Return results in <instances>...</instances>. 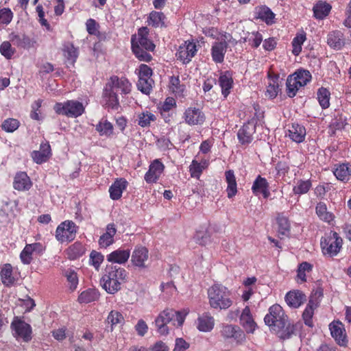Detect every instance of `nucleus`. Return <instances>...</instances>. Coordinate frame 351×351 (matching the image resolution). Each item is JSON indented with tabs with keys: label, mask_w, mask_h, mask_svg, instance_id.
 <instances>
[{
	"label": "nucleus",
	"mask_w": 351,
	"mask_h": 351,
	"mask_svg": "<svg viewBox=\"0 0 351 351\" xmlns=\"http://www.w3.org/2000/svg\"><path fill=\"white\" fill-rule=\"evenodd\" d=\"M331 8L330 4L326 2H319L313 6L314 16L318 19H323L328 15Z\"/></svg>",
	"instance_id": "37"
},
{
	"label": "nucleus",
	"mask_w": 351,
	"mask_h": 351,
	"mask_svg": "<svg viewBox=\"0 0 351 351\" xmlns=\"http://www.w3.org/2000/svg\"><path fill=\"white\" fill-rule=\"evenodd\" d=\"M165 16L162 12L152 11L149 16L148 23L155 27L165 25Z\"/></svg>",
	"instance_id": "42"
},
{
	"label": "nucleus",
	"mask_w": 351,
	"mask_h": 351,
	"mask_svg": "<svg viewBox=\"0 0 351 351\" xmlns=\"http://www.w3.org/2000/svg\"><path fill=\"white\" fill-rule=\"evenodd\" d=\"M104 256L97 251H92L90 254V263L96 270H98L101 264L104 261Z\"/></svg>",
	"instance_id": "56"
},
{
	"label": "nucleus",
	"mask_w": 351,
	"mask_h": 351,
	"mask_svg": "<svg viewBox=\"0 0 351 351\" xmlns=\"http://www.w3.org/2000/svg\"><path fill=\"white\" fill-rule=\"evenodd\" d=\"M288 317L285 315L282 307L278 304H274L269 308V313L264 318L265 323L273 330L278 326H282L285 321H287Z\"/></svg>",
	"instance_id": "8"
},
{
	"label": "nucleus",
	"mask_w": 351,
	"mask_h": 351,
	"mask_svg": "<svg viewBox=\"0 0 351 351\" xmlns=\"http://www.w3.org/2000/svg\"><path fill=\"white\" fill-rule=\"evenodd\" d=\"M227 48L228 43L226 40L215 41L213 43L210 50L212 60L215 63L223 62Z\"/></svg>",
	"instance_id": "17"
},
{
	"label": "nucleus",
	"mask_w": 351,
	"mask_h": 351,
	"mask_svg": "<svg viewBox=\"0 0 351 351\" xmlns=\"http://www.w3.org/2000/svg\"><path fill=\"white\" fill-rule=\"evenodd\" d=\"M278 79V77H276L269 80L265 93L267 97L273 99L277 96L279 91Z\"/></svg>",
	"instance_id": "50"
},
{
	"label": "nucleus",
	"mask_w": 351,
	"mask_h": 351,
	"mask_svg": "<svg viewBox=\"0 0 351 351\" xmlns=\"http://www.w3.org/2000/svg\"><path fill=\"white\" fill-rule=\"evenodd\" d=\"M169 87L172 92L175 93H181L184 90V87L180 84L178 77L172 76L169 82Z\"/></svg>",
	"instance_id": "62"
},
{
	"label": "nucleus",
	"mask_w": 351,
	"mask_h": 351,
	"mask_svg": "<svg viewBox=\"0 0 351 351\" xmlns=\"http://www.w3.org/2000/svg\"><path fill=\"white\" fill-rule=\"evenodd\" d=\"M337 179L342 182H348L351 178V165L342 163L339 165L334 171Z\"/></svg>",
	"instance_id": "33"
},
{
	"label": "nucleus",
	"mask_w": 351,
	"mask_h": 351,
	"mask_svg": "<svg viewBox=\"0 0 351 351\" xmlns=\"http://www.w3.org/2000/svg\"><path fill=\"white\" fill-rule=\"evenodd\" d=\"M225 176L226 181L228 184L226 189L227 196L228 198H232L235 196L237 193V184L234 171H226L225 173Z\"/></svg>",
	"instance_id": "28"
},
{
	"label": "nucleus",
	"mask_w": 351,
	"mask_h": 351,
	"mask_svg": "<svg viewBox=\"0 0 351 351\" xmlns=\"http://www.w3.org/2000/svg\"><path fill=\"white\" fill-rule=\"evenodd\" d=\"M44 251L43 245L40 243L26 244L23 248V264H29L34 255L40 254Z\"/></svg>",
	"instance_id": "19"
},
{
	"label": "nucleus",
	"mask_w": 351,
	"mask_h": 351,
	"mask_svg": "<svg viewBox=\"0 0 351 351\" xmlns=\"http://www.w3.org/2000/svg\"><path fill=\"white\" fill-rule=\"evenodd\" d=\"M63 53L66 60L67 66H73L78 56L77 49L73 44L68 43L64 45Z\"/></svg>",
	"instance_id": "35"
},
{
	"label": "nucleus",
	"mask_w": 351,
	"mask_h": 351,
	"mask_svg": "<svg viewBox=\"0 0 351 351\" xmlns=\"http://www.w3.org/2000/svg\"><path fill=\"white\" fill-rule=\"evenodd\" d=\"M256 14L257 17L264 21L267 24L269 25L274 23L275 14L268 7H260L257 10Z\"/></svg>",
	"instance_id": "41"
},
{
	"label": "nucleus",
	"mask_w": 351,
	"mask_h": 351,
	"mask_svg": "<svg viewBox=\"0 0 351 351\" xmlns=\"http://www.w3.org/2000/svg\"><path fill=\"white\" fill-rule=\"evenodd\" d=\"M117 230L113 223H110L106 227V232L103 234L99 240V243L101 247H108L114 242V236Z\"/></svg>",
	"instance_id": "30"
},
{
	"label": "nucleus",
	"mask_w": 351,
	"mask_h": 351,
	"mask_svg": "<svg viewBox=\"0 0 351 351\" xmlns=\"http://www.w3.org/2000/svg\"><path fill=\"white\" fill-rule=\"evenodd\" d=\"M221 334L224 339H233L237 345L242 344L246 339L244 332L236 325L226 324L223 326Z\"/></svg>",
	"instance_id": "10"
},
{
	"label": "nucleus",
	"mask_w": 351,
	"mask_h": 351,
	"mask_svg": "<svg viewBox=\"0 0 351 351\" xmlns=\"http://www.w3.org/2000/svg\"><path fill=\"white\" fill-rule=\"evenodd\" d=\"M215 325L213 317L208 313L203 314L197 321V328L202 332L210 331Z\"/></svg>",
	"instance_id": "31"
},
{
	"label": "nucleus",
	"mask_w": 351,
	"mask_h": 351,
	"mask_svg": "<svg viewBox=\"0 0 351 351\" xmlns=\"http://www.w3.org/2000/svg\"><path fill=\"white\" fill-rule=\"evenodd\" d=\"M85 250L83 245L78 242L71 245L67 250L69 258L73 260L82 256Z\"/></svg>",
	"instance_id": "44"
},
{
	"label": "nucleus",
	"mask_w": 351,
	"mask_h": 351,
	"mask_svg": "<svg viewBox=\"0 0 351 351\" xmlns=\"http://www.w3.org/2000/svg\"><path fill=\"white\" fill-rule=\"evenodd\" d=\"M19 126V121L14 119H8L2 123V128L6 132H12Z\"/></svg>",
	"instance_id": "60"
},
{
	"label": "nucleus",
	"mask_w": 351,
	"mask_h": 351,
	"mask_svg": "<svg viewBox=\"0 0 351 351\" xmlns=\"http://www.w3.org/2000/svg\"><path fill=\"white\" fill-rule=\"evenodd\" d=\"M164 169V165L158 159L154 160L145 175V180L148 183L156 182L162 173Z\"/></svg>",
	"instance_id": "16"
},
{
	"label": "nucleus",
	"mask_w": 351,
	"mask_h": 351,
	"mask_svg": "<svg viewBox=\"0 0 351 351\" xmlns=\"http://www.w3.org/2000/svg\"><path fill=\"white\" fill-rule=\"evenodd\" d=\"M127 276L128 272L124 268L117 265H107L101 278L102 287L108 293L114 294L121 289Z\"/></svg>",
	"instance_id": "2"
},
{
	"label": "nucleus",
	"mask_w": 351,
	"mask_h": 351,
	"mask_svg": "<svg viewBox=\"0 0 351 351\" xmlns=\"http://www.w3.org/2000/svg\"><path fill=\"white\" fill-rule=\"evenodd\" d=\"M256 132V126L253 123L244 124L238 131L237 137L242 145H248L253 140V134Z\"/></svg>",
	"instance_id": "15"
},
{
	"label": "nucleus",
	"mask_w": 351,
	"mask_h": 351,
	"mask_svg": "<svg viewBox=\"0 0 351 351\" xmlns=\"http://www.w3.org/2000/svg\"><path fill=\"white\" fill-rule=\"evenodd\" d=\"M77 229L73 221L66 220L58 226L55 237L60 243L71 242L75 239Z\"/></svg>",
	"instance_id": "7"
},
{
	"label": "nucleus",
	"mask_w": 351,
	"mask_h": 351,
	"mask_svg": "<svg viewBox=\"0 0 351 351\" xmlns=\"http://www.w3.org/2000/svg\"><path fill=\"white\" fill-rule=\"evenodd\" d=\"M197 51V45L194 42L185 41L179 47L176 57L184 64H187L195 56Z\"/></svg>",
	"instance_id": "11"
},
{
	"label": "nucleus",
	"mask_w": 351,
	"mask_h": 351,
	"mask_svg": "<svg viewBox=\"0 0 351 351\" xmlns=\"http://www.w3.org/2000/svg\"><path fill=\"white\" fill-rule=\"evenodd\" d=\"M327 43L335 50L341 49L345 45L344 34L339 30L330 32L327 36Z\"/></svg>",
	"instance_id": "21"
},
{
	"label": "nucleus",
	"mask_w": 351,
	"mask_h": 351,
	"mask_svg": "<svg viewBox=\"0 0 351 351\" xmlns=\"http://www.w3.org/2000/svg\"><path fill=\"white\" fill-rule=\"evenodd\" d=\"M280 234L287 235L290 231L289 221L283 214H278L276 218Z\"/></svg>",
	"instance_id": "46"
},
{
	"label": "nucleus",
	"mask_w": 351,
	"mask_h": 351,
	"mask_svg": "<svg viewBox=\"0 0 351 351\" xmlns=\"http://www.w3.org/2000/svg\"><path fill=\"white\" fill-rule=\"evenodd\" d=\"M100 136L110 137L113 133V125L106 119L101 120L95 126Z\"/></svg>",
	"instance_id": "38"
},
{
	"label": "nucleus",
	"mask_w": 351,
	"mask_h": 351,
	"mask_svg": "<svg viewBox=\"0 0 351 351\" xmlns=\"http://www.w3.org/2000/svg\"><path fill=\"white\" fill-rule=\"evenodd\" d=\"M51 156V147L48 143H41L40 150L34 151L32 157L37 164H42L48 160Z\"/></svg>",
	"instance_id": "22"
},
{
	"label": "nucleus",
	"mask_w": 351,
	"mask_h": 351,
	"mask_svg": "<svg viewBox=\"0 0 351 351\" xmlns=\"http://www.w3.org/2000/svg\"><path fill=\"white\" fill-rule=\"evenodd\" d=\"M0 52L6 58L9 59L14 54V50L11 44L8 42H3L0 46Z\"/></svg>",
	"instance_id": "63"
},
{
	"label": "nucleus",
	"mask_w": 351,
	"mask_h": 351,
	"mask_svg": "<svg viewBox=\"0 0 351 351\" xmlns=\"http://www.w3.org/2000/svg\"><path fill=\"white\" fill-rule=\"evenodd\" d=\"M280 339H286L295 335L296 325L290 324L289 320L285 321L282 326H278L273 330Z\"/></svg>",
	"instance_id": "26"
},
{
	"label": "nucleus",
	"mask_w": 351,
	"mask_h": 351,
	"mask_svg": "<svg viewBox=\"0 0 351 351\" xmlns=\"http://www.w3.org/2000/svg\"><path fill=\"white\" fill-rule=\"evenodd\" d=\"M131 88L132 84L127 78L119 77L116 75L110 77L103 91L105 105L112 109L117 110L119 107L117 94L128 95L131 92Z\"/></svg>",
	"instance_id": "1"
},
{
	"label": "nucleus",
	"mask_w": 351,
	"mask_h": 351,
	"mask_svg": "<svg viewBox=\"0 0 351 351\" xmlns=\"http://www.w3.org/2000/svg\"><path fill=\"white\" fill-rule=\"evenodd\" d=\"M287 136L297 143H302L304 141L306 136V129L303 125L293 123L289 128Z\"/></svg>",
	"instance_id": "24"
},
{
	"label": "nucleus",
	"mask_w": 351,
	"mask_h": 351,
	"mask_svg": "<svg viewBox=\"0 0 351 351\" xmlns=\"http://www.w3.org/2000/svg\"><path fill=\"white\" fill-rule=\"evenodd\" d=\"M330 334L336 343L342 347H346L348 343L346 330L340 322H333L329 325Z\"/></svg>",
	"instance_id": "12"
},
{
	"label": "nucleus",
	"mask_w": 351,
	"mask_h": 351,
	"mask_svg": "<svg viewBox=\"0 0 351 351\" xmlns=\"http://www.w3.org/2000/svg\"><path fill=\"white\" fill-rule=\"evenodd\" d=\"M194 239L195 242L201 245H206L210 242V236L206 231H197Z\"/></svg>",
	"instance_id": "55"
},
{
	"label": "nucleus",
	"mask_w": 351,
	"mask_h": 351,
	"mask_svg": "<svg viewBox=\"0 0 351 351\" xmlns=\"http://www.w3.org/2000/svg\"><path fill=\"white\" fill-rule=\"evenodd\" d=\"M183 118L189 125H202L205 121L204 112L198 108L189 107L185 110Z\"/></svg>",
	"instance_id": "14"
},
{
	"label": "nucleus",
	"mask_w": 351,
	"mask_h": 351,
	"mask_svg": "<svg viewBox=\"0 0 351 351\" xmlns=\"http://www.w3.org/2000/svg\"><path fill=\"white\" fill-rule=\"evenodd\" d=\"M1 279L5 286H12L16 280L15 275L13 274L12 267L10 264H5L3 266L1 271Z\"/></svg>",
	"instance_id": "34"
},
{
	"label": "nucleus",
	"mask_w": 351,
	"mask_h": 351,
	"mask_svg": "<svg viewBox=\"0 0 351 351\" xmlns=\"http://www.w3.org/2000/svg\"><path fill=\"white\" fill-rule=\"evenodd\" d=\"M152 70L147 64H142L138 69V79L152 78Z\"/></svg>",
	"instance_id": "64"
},
{
	"label": "nucleus",
	"mask_w": 351,
	"mask_h": 351,
	"mask_svg": "<svg viewBox=\"0 0 351 351\" xmlns=\"http://www.w3.org/2000/svg\"><path fill=\"white\" fill-rule=\"evenodd\" d=\"M240 324L247 333H252L255 330L256 324L254 322L249 306H245L241 315Z\"/></svg>",
	"instance_id": "20"
},
{
	"label": "nucleus",
	"mask_w": 351,
	"mask_h": 351,
	"mask_svg": "<svg viewBox=\"0 0 351 351\" xmlns=\"http://www.w3.org/2000/svg\"><path fill=\"white\" fill-rule=\"evenodd\" d=\"M219 84L221 88L222 95L226 97L232 88L233 80L231 73L229 71L222 73L219 78Z\"/></svg>",
	"instance_id": "32"
},
{
	"label": "nucleus",
	"mask_w": 351,
	"mask_h": 351,
	"mask_svg": "<svg viewBox=\"0 0 351 351\" xmlns=\"http://www.w3.org/2000/svg\"><path fill=\"white\" fill-rule=\"evenodd\" d=\"M149 259V251L143 246H137L134 248L131 255V262L136 267L144 269L147 267L146 263Z\"/></svg>",
	"instance_id": "13"
},
{
	"label": "nucleus",
	"mask_w": 351,
	"mask_h": 351,
	"mask_svg": "<svg viewBox=\"0 0 351 351\" xmlns=\"http://www.w3.org/2000/svg\"><path fill=\"white\" fill-rule=\"evenodd\" d=\"M286 86L287 93L289 97H295L300 88L303 87L301 84V82H299L292 75L288 76Z\"/></svg>",
	"instance_id": "36"
},
{
	"label": "nucleus",
	"mask_w": 351,
	"mask_h": 351,
	"mask_svg": "<svg viewBox=\"0 0 351 351\" xmlns=\"http://www.w3.org/2000/svg\"><path fill=\"white\" fill-rule=\"evenodd\" d=\"M317 99L319 105L323 109H326L330 106V96L329 90L325 88H320L317 90Z\"/></svg>",
	"instance_id": "43"
},
{
	"label": "nucleus",
	"mask_w": 351,
	"mask_h": 351,
	"mask_svg": "<svg viewBox=\"0 0 351 351\" xmlns=\"http://www.w3.org/2000/svg\"><path fill=\"white\" fill-rule=\"evenodd\" d=\"M311 182L309 180H298L295 185L293 186V192L295 195H303L306 194L311 188Z\"/></svg>",
	"instance_id": "45"
},
{
	"label": "nucleus",
	"mask_w": 351,
	"mask_h": 351,
	"mask_svg": "<svg viewBox=\"0 0 351 351\" xmlns=\"http://www.w3.org/2000/svg\"><path fill=\"white\" fill-rule=\"evenodd\" d=\"M149 29L146 27H141L136 35H134L131 38L132 47H144L145 50L153 51L155 49V45L152 40L148 39Z\"/></svg>",
	"instance_id": "9"
},
{
	"label": "nucleus",
	"mask_w": 351,
	"mask_h": 351,
	"mask_svg": "<svg viewBox=\"0 0 351 351\" xmlns=\"http://www.w3.org/2000/svg\"><path fill=\"white\" fill-rule=\"evenodd\" d=\"M186 314V312L176 311L171 308L165 309L155 319V325L158 332L162 335H167L169 331L167 324L170 323L174 326H181L184 322Z\"/></svg>",
	"instance_id": "4"
},
{
	"label": "nucleus",
	"mask_w": 351,
	"mask_h": 351,
	"mask_svg": "<svg viewBox=\"0 0 351 351\" xmlns=\"http://www.w3.org/2000/svg\"><path fill=\"white\" fill-rule=\"evenodd\" d=\"M130 256V251L129 250L117 249L107 256V261L112 263H117L119 265L125 264Z\"/></svg>",
	"instance_id": "23"
},
{
	"label": "nucleus",
	"mask_w": 351,
	"mask_h": 351,
	"mask_svg": "<svg viewBox=\"0 0 351 351\" xmlns=\"http://www.w3.org/2000/svg\"><path fill=\"white\" fill-rule=\"evenodd\" d=\"M207 293L209 304L213 308L226 310L233 304L231 291L221 284L212 285L208 288Z\"/></svg>",
	"instance_id": "3"
},
{
	"label": "nucleus",
	"mask_w": 351,
	"mask_h": 351,
	"mask_svg": "<svg viewBox=\"0 0 351 351\" xmlns=\"http://www.w3.org/2000/svg\"><path fill=\"white\" fill-rule=\"evenodd\" d=\"M156 119V116L148 110L143 111L138 114L137 122L142 127H149L152 122Z\"/></svg>",
	"instance_id": "40"
},
{
	"label": "nucleus",
	"mask_w": 351,
	"mask_h": 351,
	"mask_svg": "<svg viewBox=\"0 0 351 351\" xmlns=\"http://www.w3.org/2000/svg\"><path fill=\"white\" fill-rule=\"evenodd\" d=\"M99 298L97 291L94 289H88L81 293L78 300L81 303H90L95 301Z\"/></svg>",
	"instance_id": "47"
},
{
	"label": "nucleus",
	"mask_w": 351,
	"mask_h": 351,
	"mask_svg": "<svg viewBox=\"0 0 351 351\" xmlns=\"http://www.w3.org/2000/svg\"><path fill=\"white\" fill-rule=\"evenodd\" d=\"M204 169L199 165V162L193 160L189 166V171L192 178H199Z\"/></svg>",
	"instance_id": "61"
},
{
	"label": "nucleus",
	"mask_w": 351,
	"mask_h": 351,
	"mask_svg": "<svg viewBox=\"0 0 351 351\" xmlns=\"http://www.w3.org/2000/svg\"><path fill=\"white\" fill-rule=\"evenodd\" d=\"M43 100L38 99L32 104V110L30 112V117L36 121H40L42 117L40 116V108L41 107Z\"/></svg>",
	"instance_id": "58"
},
{
	"label": "nucleus",
	"mask_w": 351,
	"mask_h": 351,
	"mask_svg": "<svg viewBox=\"0 0 351 351\" xmlns=\"http://www.w3.org/2000/svg\"><path fill=\"white\" fill-rule=\"evenodd\" d=\"M343 240L336 232H330L321 240V247L324 255L333 257L342 248Z\"/></svg>",
	"instance_id": "5"
},
{
	"label": "nucleus",
	"mask_w": 351,
	"mask_h": 351,
	"mask_svg": "<svg viewBox=\"0 0 351 351\" xmlns=\"http://www.w3.org/2000/svg\"><path fill=\"white\" fill-rule=\"evenodd\" d=\"M316 308V304L313 301H309L306 305L303 313L302 318L304 324L309 326H313V316L314 315V311Z\"/></svg>",
	"instance_id": "39"
},
{
	"label": "nucleus",
	"mask_w": 351,
	"mask_h": 351,
	"mask_svg": "<svg viewBox=\"0 0 351 351\" xmlns=\"http://www.w3.org/2000/svg\"><path fill=\"white\" fill-rule=\"evenodd\" d=\"M65 276L70 285V289L75 290L78 284V278L76 272L73 270L68 269L65 271Z\"/></svg>",
	"instance_id": "59"
},
{
	"label": "nucleus",
	"mask_w": 351,
	"mask_h": 351,
	"mask_svg": "<svg viewBox=\"0 0 351 351\" xmlns=\"http://www.w3.org/2000/svg\"><path fill=\"white\" fill-rule=\"evenodd\" d=\"M306 40V35L305 34H300L296 35V36L292 40V46H293V50L292 53L295 56H298L299 53L302 51V45H303L304 42Z\"/></svg>",
	"instance_id": "51"
},
{
	"label": "nucleus",
	"mask_w": 351,
	"mask_h": 351,
	"mask_svg": "<svg viewBox=\"0 0 351 351\" xmlns=\"http://www.w3.org/2000/svg\"><path fill=\"white\" fill-rule=\"evenodd\" d=\"M315 213L320 220L328 223L335 219L333 213L328 210L326 204L322 202L317 204Z\"/></svg>",
	"instance_id": "29"
},
{
	"label": "nucleus",
	"mask_w": 351,
	"mask_h": 351,
	"mask_svg": "<svg viewBox=\"0 0 351 351\" xmlns=\"http://www.w3.org/2000/svg\"><path fill=\"white\" fill-rule=\"evenodd\" d=\"M12 335L19 341L22 338V318L15 317L11 324Z\"/></svg>",
	"instance_id": "49"
},
{
	"label": "nucleus",
	"mask_w": 351,
	"mask_h": 351,
	"mask_svg": "<svg viewBox=\"0 0 351 351\" xmlns=\"http://www.w3.org/2000/svg\"><path fill=\"white\" fill-rule=\"evenodd\" d=\"M299 82H301V84L304 86L311 80V74L308 71L306 70H298L292 74Z\"/></svg>",
	"instance_id": "53"
},
{
	"label": "nucleus",
	"mask_w": 351,
	"mask_h": 351,
	"mask_svg": "<svg viewBox=\"0 0 351 351\" xmlns=\"http://www.w3.org/2000/svg\"><path fill=\"white\" fill-rule=\"evenodd\" d=\"M154 80L152 78L138 79L137 83L138 89L143 93L149 95L152 90Z\"/></svg>",
	"instance_id": "48"
},
{
	"label": "nucleus",
	"mask_w": 351,
	"mask_h": 351,
	"mask_svg": "<svg viewBox=\"0 0 351 351\" xmlns=\"http://www.w3.org/2000/svg\"><path fill=\"white\" fill-rule=\"evenodd\" d=\"M128 182L124 178L117 179L110 186V197L113 200L119 199L123 191L126 189Z\"/></svg>",
	"instance_id": "25"
},
{
	"label": "nucleus",
	"mask_w": 351,
	"mask_h": 351,
	"mask_svg": "<svg viewBox=\"0 0 351 351\" xmlns=\"http://www.w3.org/2000/svg\"><path fill=\"white\" fill-rule=\"evenodd\" d=\"M108 322L110 323L112 326H115L119 324H122L124 321L123 316L122 314L118 311H112L108 317H107Z\"/></svg>",
	"instance_id": "57"
},
{
	"label": "nucleus",
	"mask_w": 351,
	"mask_h": 351,
	"mask_svg": "<svg viewBox=\"0 0 351 351\" xmlns=\"http://www.w3.org/2000/svg\"><path fill=\"white\" fill-rule=\"evenodd\" d=\"M268 189L269 183L267 180L261 176H258L252 186L253 193L255 195L262 193L264 197H267L269 194Z\"/></svg>",
	"instance_id": "27"
},
{
	"label": "nucleus",
	"mask_w": 351,
	"mask_h": 351,
	"mask_svg": "<svg viewBox=\"0 0 351 351\" xmlns=\"http://www.w3.org/2000/svg\"><path fill=\"white\" fill-rule=\"evenodd\" d=\"M132 50L136 57L141 61L149 62L152 60V56L145 50L144 47L138 46L132 47Z\"/></svg>",
	"instance_id": "52"
},
{
	"label": "nucleus",
	"mask_w": 351,
	"mask_h": 351,
	"mask_svg": "<svg viewBox=\"0 0 351 351\" xmlns=\"http://www.w3.org/2000/svg\"><path fill=\"white\" fill-rule=\"evenodd\" d=\"M53 110L58 114L77 117L82 114L84 111V107L78 101L68 100L64 103H56L54 105Z\"/></svg>",
	"instance_id": "6"
},
{
	"label": "nucleus",
	"mask_w": 351,
	"mask_h": 351,
	"mask_svg": "<svg viewBox=\"0 0 351 351\" xmlns=\"http://www.w3.org/2000/svg\"><path fill=\"white\" fill-rule=\"evenodd\" d=\"M306 300V295L299 290L290 291L285 295V301L287 305L294 308L300 307Z\"/></svg>",
	"instance_id": "18"
},
{
	"label": "nucleus",
	"mask_w": 351,
	"mask_h": 351,
	"mask_svg": "<svg viewBox=\"0 0 351 351\" xmlns=\"http://www.w3.org/2000/svg\"><path fill=\"white\" fill-rule=\"evenodd\" d=\"M245 40L249 43V45L251 47L257 48L263 41V36L258 32H253L251 34H249L248 36L245 38Z\"/></svg>",
	"instance_id": "54"
}]
</instances>
